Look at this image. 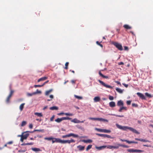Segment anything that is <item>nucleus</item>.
<instances>
[{
    "mask_svg": "<svg viewBox=\"0 0 153 153\" xmlns=\"http://www.w3.org/2000/svg\"><path fill=\"white\" fill-rule=\"evenodd\" d=\"M116 126L117 128L123 131H126L128 129L129 130L130 128L129 127L126 126H123L117 123L116 124Z\"/></svg>",
    "mask_w": 153,
    "mask_h": 153,
    "instance_id": "f257e3e1",
    "label": "nucleus"
},
{
    "mask_svg": "<svg viewBox=\"0 0 153 153\" xmlns=\"http://www.w3.org/2000/svg\"><path fill=\"white\" fill-rule=\"evenodd\" d=\"M120 51H122L123 50V47L122 45L117 42H114L112 43Z\"/></svg>",
    "mask_w": 153,
    "mask_h": 153,
    "instance_id": "f03ea898",
    "label": "nucleus"
},
{
    "mask_svg": "<svg viewBox=\"0 0 153 153\" xmlns=\"http://www.w3.org/2000/svg\"><path fill=\"white\" fill-rule=\"evenodd\" d=\"M75 140L73 139H71L70 140H61V143L65 144L68 143L69 144L71 143H75Z\"/></svg>",
    "mask_w": 153,
    "mask_h": 153,
    "instance_id": "7ed1b4c3",
    "label": "nucleus"
},
{
    "mask_svg": "<svg viewBox=\"0 0 153 153\" xmlns=\"http://www.w3.org/2000/svg\"><path fill=\"white\" fill-rule=\"evenodd\" d=\"M99 82L102 85H103L105 87L107 88H112V87L108 85L107 84H106L104 82H103V81H101L100 80H98Z\"/></svg>",
    "mask_w": 153,
    "mask_h": 153,
    "instance_id": "20e7f679",
    "label": "nucleus"
},
{
    "mask_svg": "<svg viewBox=\"0 0 153 153\" xmlns=\"http://www.w3.org/2000/svg\"><path fill=\"white\" fill-rule=\"evenodd\" d=\"M127 151L129 152H144V151L143 150L134 149H128Z\"/></svg>",
    "mask_w": 153,
    "mask_h": 153,
    "instance_id": "39448f33",
    "label": "nucleus"
},
{
    "mask_svg": "<svg viewBox=\"0 0 153 153\" xmlns=\"http://www.w3.org/2000/svg\"><path fill=\"white\" fill-rule=\"evenodd\" d=\"M106 148H107L109 149H117L118 148V147L117 145V143L115 144V145L114 146H111V145H108L106 146Z\"/></svg>",
    "mask_w": 153,
    "mask_h": 153,
    "instance_id": "423d86ee",
    "label": "nucleus"
},
{
    "mask_svg": "<svg viewBox=\"0 0 153 153\" xmlns=\"http://www.w3.org/2000/svg\"><path fill=\"white\" fill-rule=\"evenodd\" d=\"M29 135V134L28 133H25L24 134H23L21 138L20 141L22 142H23V140L24 139H26Z\"/></svg>",
    "mask_w": 153,
    "mask_h": 153,
    "instance_id": "0eeeda50",
    "label": "nucleus"
},
{
    "mask_svg": "<svg viewBox=\"0 0 153 153\" xmlns=\"http://www.w3.org/2000/svg\"><path fill=\"white\" fill-rule=\"evenodd\" d=\"M52 140V143L55 142L61 143V140L59 138H53V139Z\"/></svg>",
    "mask_w": 153,
    "mask_h": 153,
    "instance_id": "6e6552de",
    "label": "nucleus"
},
{
    "mask_svg": "<svg viewBox=\"0 0 153 153\" xmlns=\"http://www.w3.org/2000/svg\"><path fill=\"white\" fill-rule=\"evenodd\" d=\"M95 148L98 150H101L106 148V146H102L99 147L95 146Z\"/></svg>",
    "mask_w": 153,
    "mask_h": 153,
    "instance_id": "1a4fd4ad",
    "label": "nucleus"
},
{
    "mask_svg": "<svg viewBox=\"0 0 153 153\" xmlns=\"http://www.w3.org/2000/svg\"><path fill=\"white\" fill-rule=\"evenodd\" d=\"M137 94L141 98V99H145V97L143 94L139 92H138L137 93Z\"/></svg>",
    "mask_w": 153,
    "mask_h": 153,
    "instance_id": "9d476101",
    "label": "nucleus"
},
{
    "mask_svg": "<svg viewBox=\"0 0 153 153\" xmlns=\"http://www.w3.org/2000/svg\"><path fill=\"white\" fill-rule=\"evenodd\" d=\"M129 130L130 131H132L134 133H135L137 134H139V133L138 131H137L136 129L133 128L132 127H130Z\"/></svg>",
    "mask_w": 153,
    "mask_h": 153,
    "instance_id": "9b49d317",
    "label": "nucleus"
},
{
    "mask_svg": "<svg viewBox=\"0 0 153 153\" xmlns=\"http://www.w3.org/2000/svg\"><path fill=\"white\" fill-rule=\"evenodd\" d=\"M117 105L118 106H123V102L121 100L118 101L117 102Z\"/></svg>",
    "mask_w": 153,
    "mask_h": 153,
    "instance_id": "f8f14e48",
    "label": "nucleus"
},
{
    "mask_svg": "<svg viewBox=\"0 0 153 153\" xmlns=\"http://www.w3.org/2000/svg\"><path fill=\"white\" fill-rule=\"evenodd\" d=\"M71 122L74 123H80V120H77L76 118H74L71 120Z\"/></svg>",
    "mask_w": 153,
    "mask_h": 153,
    "instance_id": "ddd939ff",
    "label": "nucleus"
},
{
    "mask_svg": "<svg viewBox=\"0 0 153 153\" xmlns=\"http://www.w3.org/2000/svg\"><path fill=\"white\" fill-rule=\"evenodd\" d=\"M77 148L79 149V151H82L84 150L85 146H82L81 145H79L77 146Z\"/></svg>",
    "mask_w": 153,
    "mask_h": 153,
    "instance_id": "4468645a",
    "label": "nucleus"
},
{
    "mask_svg": "<svg viewBox=\"0 0 153 153\" xmlns=\"http://www.w3.org/2000/svg\"><path fill=\"white\" fill-rule=\"evenodd\" d=\"M127 108L126 107H124L123 106H122V107H121L120 108V109L118 111L120 112H122V110H124L126 111L127 110Z\"/></svg>",
    "mask_w": 153,
    "mask_h": 153,
    "instance_id": "2eb2a0df",
    "label": "nucleus"
},
{
    "mask_svg": "<svg viewBox=\"0 0 153 153\" xmlns=\"http://www.w3.org/2000/svg\"><path fill=\"white\" fill-rule=\"evenodd\" d=\"M109 105L111 107H114L115 106V103L114 102H111L109 103Z\"/></svg>",
    "mask_w": 153,
    "mask_h": 153,
    "instance_id": "dca6fc26",
    "label": "nucleus"
},
{
    "mask_svg": "<svg viewBox=\"0 0 153 153\" xmlns=\"http://www.w3.org/2000/svg\"><path fill=\"white\" fill-rule=\"evenodd\" d=\"M100 100V98L99 97H96L94 98V100L95 102H99Z\"/></svg>",
    "mask_w": 153,
    "mask_h": 153,
    "instance_id": "f3484780",
    "label": "nucleus"
},
{
    "mask_svg": "<svg viewBox=\"0 0 153 153\" xmlns=\"http://www.w3.org/2000/svg\"><path fill=\"white\" fill-rule=\"evenodd\" d=\"M47 79V77H45V76L42 77L39 79H38L37 80V82H40L41 81H44V80H46Z\"/></svg>",
    "mask_w": 153,
    "mask_h": 153,
    "instance_id": "a211bd4d",
    "label": "nucleus"
},
{
    "mask_svg": "<svg viewBox=\"0 0 153 153\" xmlns=\"http://www.w3.org/2000/svg\"><path fill=\"white\" fill-rule=\"evenodd\" d=\"M82 141L85 143H90L92 142V140L91 139H88L87 140H82Z\"/></svg>",
    "mask_w": 153,
    "mask_h": 153,
    "instance_id": "6ab92c4d",
    "label": "nucleus"
},
{
    "mask_svg": "<svg viewBox=\"0 0 153 153\" xmlns=\"http://www.w3.org/2000/svg\"><path fill=\"white\" fill-rule=\"evenodd\" d=\"M69 134L70 137L72 136L74 137L77 138L79 137V136L78 135L73 133H70Z\"/></svg>",
    "mask_w": 153,
    "mask_h": 153,
    "instance_id": "aec40b11",
    "label": "nucleus"
},
{
    "mask_svg": "<svg viewBox=\"0 0 153 153\" xmlns=\"http://www.w3.org/2000/svg\"><path fill=\"white\" fill-rule=\"evenodd\" d=\"M98 120L101 121H102L103 122H108V121L106 119H103L102 118H98Z\"/></svg>",
    "mask_w": 153,
    "mask_h": 153,
    "instance_id": "412c9836",
    "label": "nucleus"
},
{
    "mask_svg": "<svg viewBox=\"0 0 153 153\" xmlns=\"http://www.w3.org/2000/svg\"><path fill=\"white\" fill-rule=\"evenodd\" d=\"M111 132V131L109 130H107L106 129H102V132H104L105 133H110Z\"/></svg>",
    "mask_w": 153,
    "mask_h": 153,
    "instance_id": "4be33fe9",
    "label": "nucleus"
},
{
    "mask_svg": "<svg viewBox=\"0 0 153 153\" xmlns=\"http://www.w3.org/2000/svg\"><path fill=\"white\" fill-rule=\"evenodd\" d=\"M115 89L117 92L120 94L123 93V90H122L119 88H116Z\"/></svg>",
    "mask_w": 153,
    "mask_h": 153,
    "instance_id": "5701e85b",
    "label": "nucleus"
},
{
    "mask_svg": "<svg viewBox=\"0 0 153 153\" xmlns=\"http://www.w3.org/2000/svg\"><path fill=\"white\" fill-rule=\"evenodd\" d=\"M31 149L34 152H40L41 150L40 149L36 148H32Z\"/></svg>",
    "mask_w": 153,
    "mask_h": 153,
    "instance_id": "b1692460",
    "label": "nucleus"
},
{
    "mask_svg": "<svg viewBox=\"0 0 153 153\" xmlns=\"http://www.w3.org/2000/svg\"><path fill=\"white\" fill-rule=\"evenodd\" d=\"M108 115H109L114 116H115L117 117H124V116L123 115H116L114 114H108Z\"/></svg>",
    "mask_w": 153,
    "mask_h": 153,
    "instance_id": "393cba45",
    "label": "nucleus"
},
{
    "mask_svg": "<svg viewBox=\"0 0 153 153\" xmlns=\"http://www.w3.org/2000/svg\"><path fill=\"white\" fill-rule=\"evenodd\" d=\"M53 91L52 89H50L48 91H46L45 94V95H48L49 94Z\"/></svg>",
    "mask_w": 153,
    "mask_h": 153,
    "instance_id": "a878e982",
    "label": "nucleus"
},
{
    "mask_svg": "<svg viewBox=\"0 0 153 153\" xmlns=\"http://www.w3.org/2000/svg\"><path fill=\"white\" fill-rule=\"evenodd\" d=\"M34 114L35 115L39 117H42V115L41 113L35 112Z\"/></svg>",
    "mask_w": 153,
    "mask_h": 153,
    "instance_id": "bb28decb",
    "label": "nucleus"
},
{
    "mask_svg": "<svg viewBox=\"0 0 153 153\" xmlns=\"http://www.w3.org/2000/svg\"><path fill=\"white\" fill-rule=\"evenodd\" d=\"M25 105V103H23L22 104L19 106V109L20 111H22L23 110V109L24 107V105Z\"/></svg>",
    "mask_w": 153,
    "mask_h": 153,
    "instance_id": "cd10ccee",
    "label": "nucleus"
},
{
    "mask_svg": "<svg viewBox=\"0 0 153 153\" xmlns=\"http://www.w3.org/2000/svg\"><path fill=\"white\" fill-rule=\"evenodd\" d=\"M96 135H97L99 136L103 137H106V134L96 133Z\"/></svg>",
    "mask_w": 153,
    "mask_h": 153,
    "instance_id": "c85d7f7f",
    "label": "nucleus"
},
{
    "mask_svg": "<svg viewBox=\"0 0 153 153\" xmlns=\"http://www.w3.org/2000/svg\"><path fill=\"white\" fill-rule=\"evenodd\" d=\"M50 109L51 110H57L58 109V107L57 106H54L51 107L50 108Z\"/></svg>",
    "mask_w": 153,
    "mask_h": 153,
    "instance_id": "c756f323",
    "label": "nucleus"
},
{
    "mask_svg": "<svg viewBox=\"0 0 153 153\" xmlns=\"http://www.w3.org/2000/svg\"><path fill=\"white\" fill-rule=\"evenodd\" d=\"M123 27L126 29H131V27L129 26L128 25H124L123 26Z\"/></svg>",
    "mask_w": 153,
    "mask_h": 153,
    "instance_id": "7c9ffc66",
    "label": "nucleus"
},
{
    "mask_svg": "<svg viewBox=\"0 0 153 153\" xmlns=\"http://www.w3.org/2000/svg\"><path fill=\"white\" fill-rule=\"evenodd\" d=\"M117 145L118 147V148H119V146H122V147H123L127 148L128 147V146L126 145L120 144H119L118 143H117Z\"/></svg>",
    "mask_w": 153,
    "mask_h": 153,
    "instance_id": "2f4dec72",
    "label": "nucleus"
},
{
    "mask_svg": "<svg viewBox=\"0 0 153 153\" xmlns=\"http://www.w3.org/2000/svg\"><path fill=\"white\" fill-rule=\"evenodd\" d=\"M36 95V93H34V92L31 93H27V96H29V97L33 95Z\"/></svg>",
    "mask_w": 153,
    "mask_h": 153,
    "instance_id": "473e14b6",
    "label": "nucleus"
},
{
    "mask_svg": "<svg viewBox=\"0 0 153 153\" xmlns=\"http://www.w3.org/2000/svg\"><path fill=\"white\" fill-rule=\"evenodd\" d=\"M140 141H142V142H150L147 140H146L144 139L140 138Z\"/></svg>",
    "mask_w": 153,
    "mask_h": 153,
    "instance_id": "72a5a7b5",
    "label": "nucleus"
},
{
    "mask_svg": "<svg viewBox=\"0 0 153 153\" xmlns=\"http://www.w3.org/2000/svg\"><path fill=\"white\" fill-rule=\"evenodd\" d=\"M74 96L76 98L78 99L81 100L82 99V97L81 96H79L75 95Z\"/></svg>",
    "mask_w": 153,
    "mask_h": 153,
    "instance_id": "f704fd0d",
    "label": "nucleus"
},
{
    "mask_svg": "<svg viewBox=\"0 0 153 153\" xmlns=\"http://www.w3.org/2000/svg\"><path fill=\"white\" fill-rule=\"evenodd\" d=\"M92 146V145H88L86 148V150L87 151H88V150L91 149V148Z\"/></svg>",
    "mask_w": 153,
    "mask_h": 153,
    "instance_id": "c9c22d12",
    "label": "nucleus"
},
{
    "mask_svg": "<svg viewBox=\"0 0 153 153\" xmlns=\"http://www.w3.org/2000/svg\"><path fill=\"white\" fill-rule=\"evenodd\" d=\"M45 140H50L53 139V138L52 137H45L44 138Z\"/></svg>",
    "mask_w": 153,
    "mask_h": 153,
    "instance_id": "e433bc0d",
    "label": "nucleus"
},
{
    "mask_svg": "<svg viewBox=\"0 0 153 153\" xmlns=\"http://www.w3.org/2000/svg\"><path fill=\"white\" fill-rule=\"evenodd\" d=\"M35 131H39V132H43L44 131V129H36V130H34V131L32 132H33Z\"/></svg>",
    "mask_w": 153,
    "mask_h": 153,
    "instance_id": "4c0bfd02",
    "label": "nucleus"
},
{
    "mask_svg": "<svg viewBox=\"0 0 153 153\" xmlns=\"http://www.w3.org/2000/svg\"><path fill=\"white\" fill-rule=\"evenodd\" d=\"M88 119L91 120H98V118L89 117Z\"/></svg>",
    "mask_w": 153,
    "mask_h": 153,
    "instance_id": "58836bf2",
    "label": "nucleus"
},
{
    "mask_svg": "<svg viewBox=\"0 0 153 153\" xmlns=\"http://www.w3.org/2000/svg\"><path fill=\"white\" fill-rule=\"evenodd\" d=\"M64 114L67 116H72L73 115V114L72 113H66Z\"/></svg>",
    "mask_w": 153,
    "mask_h": 153,
    "instance_id": "ea45409f",
    "label": "nucleus"
},
{
    "mask_svg": "<svg viewBox=\"0 0 153 153\" xmlns=\"http://www.w3.org/2000/svg\"><path fill=\"white\" fill-rule=\"evenodd\" d=\"M26 124V122L25 121H23L21 123V126H25Z\"/></svg>",
    "mask_w": 153,
    "mask_h": 153,
    "instance_id": "a19ab883",
    "label": "nucleus"
},
{
    "mask_svg": "<svg viewBox=\"0 0 153 153\" xmlns=\"http://www.w3.org/2000/svg\"><path fill=\"white\" fill-rule=\"evenodd\" d=\"M102 129L98 128H95V130H96L98 131H99L100 132H102Z\"/></svg>",
    "mask_w": 153,
    "mask_h": 153,
    "instance_id": "79ce46f5",
    "label": "nucleus"
},
{
    "mask_svg": "<svg viewBox=\"0 0 153 153\" xmlns=\"http://www.w3.org/2000/svg\"><path fill=\"white\" fill-rule=\"evenodd\" d=\"M55 121L59 123L61 121L60 119L59 118H58L57 119H56L55 120Z\"/></svg>",
    "mask_w": 153,
    "mask_h": 153,
    "instance_id": "37998d69",
    "label": "nucleus"
},
{
    "mask_svg": "<svg viewBox=\"0 0 153 153\" xmlns=\"http://www.w3.org/2000/svg\"><path fill=\"white\" fill-rule=\"evenodd\" d=\"M128 143L129 144H130L131 143H137V142H134V141H129L128 140Z\"/></svg>",
    "mask_w": 153,
    "mask_h": 153,
    "instance_id": "c03bdc74",
    "label": "nucleus"
},
{
    "mask_svg": "<svg viewBox=\"0 0 153 153\" xmlns=\"http://www.w3.org/2000/svg\"><path fill=\"white\" fill-rule=\"evenodd\" d=\"M70 137L69 134H68L66 135H63L62 137L63 138H66L67 137Z\"/></svg>",
    "mask_w": 153,
    "mask_h": 153,
    "instance_id": "a18cd8bd",
    "label": "nucleus"
},
{
    "mask_svg": "<svg viewBox=\"0 0 153 153\" xmlns=\"http://www.w3.org/2000/svg\"><path fill=\"white\" fill-rule=\"evenodd\" d=\"M106 137H107L108 138L113 139L114 137H111V136L106 134Z\"/></svg>",
    "mask_w": 153,
    "mask_h": 153,
    "instance_id": "49530a36",
    "label": "nucleus"
},
{
    "mask_svg": "<svg viewBox=\"0 0 153 153\" xmlns=\"http://www.w3.org/2000/svg\"><path fill=\"white\" fill-rule=\"evenodd\" d=\"M10 97L9 96H8V97H7V100H6V102L7 103H8L9 102V100H10V97Z\"/></svg>",
    "mask_w": 153,
    "mask_h": 153,
    "instance_id": "de8ad7c7",
    "label": "nucleus"
},
{
    "mask_svg": "<svg viewBox=\"0 0 153 153\" xmlns=\"http://www.w3.org/2000/svg\"><path fill=\"white\" fill-rule=\"evenodd\" d=\"M68 62H66L65 64V68L66 69H67L68 68Z\"/></svg>",
    "mask_w": 153,
    "mask_h": 153,
    "instance_id": "09e8293b",
    "label": "nucleus"
},
{
    "mask_svg": "<svg viewBox=\"0 0 153 153\" xmlns=\"http://www.w3.org/2000/svg\"><path fill=\"white\" fill-rule=\"evenodd\" d=\"M34 93H36V94L39 93H41V91H39L38 89L36 90V92H34Z\"/></svg>",
    "mask_w": 153,
    "mask_h": 153,
    "instance_id": "8fccbe9b",
    "label": "nucleus"
},
{
    "mask_svg": "<svg viewBox=\"0 0 153 153\" xmlns=\"http://www.w3.org/2000/svg\"><path fill=\"white\" fill-rule=\"evenodd\" d=\"M145 94L146 96H147L148 97H151V95L150 94H149V93H145Z\"/></svg>",
    "mask_w": 153,
    "mask_h": 153,
    "instance_id": "3c124183",
    "label": "nucleus"
},
{
    "mask_svg": "<svg viewBox=\"0 0 153 153\" xmlns=\"http://www.w3.org/2000/svg\"><path fill=\"white\" fill-rule=\"evenodd\" d=\"M13 92L14 91H13L12 90H11L10 94H9V96L10 97H11L13 93Z\"/></svg>",
    "mask_w": 153,
    "mask_h": 153,
    "instance_id": "603ef678",
    "label": "nucleus"
},
{
    "mask_svg": "<svg viewBox=\"0 0 153 153\" xmlns=\"http://www.w3.org/2000/svg\"><path fill=\"white\" fill-rule=\"evenodd\" d=\"M131 102V101L130 100L127 101H126V104L127 105H130Z\"/></svg>",
    "mask_w": 153,
    "mask_h": 153,
    "instance_id": "864d4df0",
    "label": "nucleus"
},
{
    "mask_svg": "<svg viewBox=\"0 0 153 153\" xmlns=\"http://www.w3.org/2000/svg\"><path fill=\"white\" fill-rule=\"evenodd\" d=\"M109 99L110 100H114V97L113 96H110L109 97Z\"/></svg>",
    "mask_w": 153,
    "mask_h": 153,
    "instance_id": "5fc2aeb1",
    "label": "nucleus"
},
{
    "mask_svg": "<svg viewBox=\"0 0 153 153\" xmlns=\"http://www.w3.org/2000/svg\"><path fill=\"white\" fill-rule=\"evenodd\" d=\"M96 43L99 45H100L101 47L102 48V47H103V46L101 44H100V43L98 41H97L96 42Z\"/></svg>",
    "mask_w": 153,
    "mask_h": 153,
    "instance_id": "6e6d98bb",
    "label": "nucleus"
},
{
    "mask_svg": "<svg viewBox=\"0 0 153 153\" xmlns=\"http://www.w3.org/2000/svg\"><path fill=\"white\" fill-rule=\"evenodd\" d=\"M33 143H27L26 145H33Z\"/></svg>",
    "mask_w": 153,
    "mask_h": 153,
    "instance_id": "4d7b16f0",
    "label": "nucleus"
},
{
    "mask_svg": "<svg viewBox=\"0 0 153 153\" xmlns=\"http://www.w3.org/2000/svg\"><path fill=\"white\" fill-rule=\"evenodd\" d=\"M26 150H20L18 151L19 152H24L26 151Z\"/></svg>",
    "mask_w": 153,
    "mask_h": 153,
    "instance_id": "13d9d810",
    "label": "nucleus"
},
{
    "mask_svg": "<svg viewBox=\"0 0 153 153\" xmlns=\"http://www.w3.org/2000/svg\"><path fill=\"white\" fill-rule=\"evenodd\" d=\"M132 105L133 107H137L138 106L137 104L135 103H132Z\"/></svg>",
    "mask_w": 153,
    "mask_h": 153,
    "instance_id": "bf43d9fd",
    "label": "nucleus"
},
{
    "mask_svg": "<svg viewBox=\"0 0 153 153\" xmlns=\"http://www.w3.org/2000/svg\"><path fill=\"white\" fill-rule=\"evenodd\" d=\"M29 128L30 129H31L33 128V126L32 124H30L29 125Z\"/></svg>",
    "mask_w": 153,
    "mask_h": 153,
    "instance_id": "052dcab7",
    "label": "nucleus"
},
{
    "mask_svg": "<svg viewBox=\"0 0 153 153\" xmlns=\"http://www.w3.org/2000/svg\"><path fill=\"white\" fill-rule=\"evenodd\" d=\"M54 115H53L51 117V119H50V121H53V119H54Z\"/></svg>",
    "mask_w": 153,
    "mask_h": 153,
    "instance_id": "680f3d73",
    "label": "nucleus"
},
{
    "mask_svg": "<svg viewBox=\"0 0 153 153\" xmlns=\"http://www.w3.org/2000/svg\"><path fill=\"white\" fill-rule=\"evenodd\" d=\"M65 120H69L71 119V118L68 117H65Z\"/></svg>",
    "mask_w": 153,
    "mask_h": 153,
    "instance_id": "e2e57ef3",
    "label": "nucleus"
},
{
    "mask_svg": "<svg viewBox=\"0 0 153 153\" xmlns=\"http://www.w3.org/2000/svg\"><path fill=\"white\" fill-rule=\"evenodd\" d=\"M120 140L122 141H125V142H126L127 143H128V140H123V139H120Z\"/></svg>",
    "mask_w": 153,
    "mask_h": 153,
    "instance_id": "0e129e2a",
    "label": "nucleus"
},
{
    "mask_svg": "<svg viewBox=\"0 0 153 153\" xmlns=\"http://www.w3.org/2000/svg\"><path fill=\"white\" fill-rule=\"evenodd\" d=\"M13 143V142L12 141H10V142H8L7 143V144H11Z\"/></svg>",
    "mask_w": 153,
    "mask_h": 153,
    "instance_id": "69168bd1",
    "label": "nucleus"
},
{
    "mask_svg": "<svg viewBox=\"0 0 153 153\" xmlns=\"http://www.w3.org/2000/svg\"><path fill=\"white\" fill-rule=\"evenodd\" d=\"M34 87L35 88H36L37 87H41V86L40 85H34Z\"/></svg>",
    "mask_w": 153,
    "mask_h": 153,
    "instance_id": "338daca9",
    "label": "nucleus"
},
{
    "mask_svg": "<svg viewBox=\"0 0 153 153\" xmlns=\"http://www.w3.org/2000/svg\"><path fill=\"white\" fill-rule=\"evenodd\" d=\"M115 82L118 84L120 85H121V84L120 82L118 81H116Z\"/></svg>",
    "mask_w": 153,
    "mask_h": 153,
    "instance_id": "774afa93",
    "label": "nucleus"
}]
</instances>
